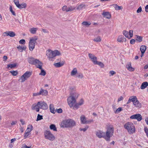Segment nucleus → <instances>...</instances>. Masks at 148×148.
Instances as JSON below:
<instances>
[{"label":"nucleus","mask_w":148,"mask_h":148,"mask_svg":"<svg viewBox=\"0 0 148 148\" xmlns=\"http://www.w3.org/2000/svg\"><path fill=\"white\" fill-rule=\"evenodd\" d=\"M142 11V8L140 6L138 8V10H137V12L138 13H139L140 12Z\"/></svg>","instance_id":"nucleus-59"},{"label":"nucleus","mask_w":148,"mask_h":148,"mask_svg":"<svg viewBox=\"0 0 148 148\" xmlns=\"http://www.w3.org/2000/svg\"><path fill=\"white\" fill-rule=\"evenodd\" d=\"M123 34L125 36L128 38H131L133 36V31L132 30H130L129 32L126 30H124L123 32Z\"/></svg>","instance_id":"nucleus-9"},{"label":"nucleus","mask_w":148,"mask_h":148,"mask_svg":"<svg viewBox=\"0 0 148 148\" xmlns=\"http://www.w3.org/2000/svg\"><path fill=\"white\" fill-rule=\"evenodd\" d=\"M68 9L66 5L64 6L62 8V10L63 11H66L67 12V10Z\"/></svg>","instance_id":"nucleus-50"},{"label":"nucleus","mask_w":148,"mask_h":148,"mask_svg":"<svg viewBox=\"0 0 148 148\" xmlns=\"http://www.w3.org/2000/svg\"><path fill=\"white\" fill-rule=\"evenodd\" d=\"M125 128L126 130H135L134 124L131 122H127L124 125Z\"/></svg>","instance_id":"nucleus-8"},{"label":"nucleus","mask_w":148,"mask_h":148,"mask_svg":"<svg viewBox=\"0 0 148 148\" xmlns=\"http://www.w3.org/2000/svg\"><path fill=\"white\" fill-rule=\"evenodd\" d=\"M10 12L12 13L13 15L14 16H16V14L15 12L13 10L12 7L11 6H10Z\"/></svg>","instance_id":"nucleus-45"},{"label":"nucleus","mask_w":148,"mask_h":148,"mask_svg":"<svg viewBox=\"0 0 148 148\" xmlns=\"http://www.w3.org/2000/svg\"><path fill=\"white\" fill-rule=\"evenodd\" d=\"M135 40L134 39H132L130 40V43L132 44H134L135 43Z\"/></svg>","instance_id":"nucleus-61"},{"label":"nucleus","mask_w":148,"mask_h":148,"mask_svg":"<svg viewBox=\"0 0 148 148\" xmlns=\"http://www.w3.org/2000/svg\"><path fill=\"white\" fill-rule=\"evenodd\" d=\"M40 69L41 70V71L40 73H39V75L42 76H45L46 74V72L44 70L42 69H42Z\"/></svg>","instance_id":"nucleus-35"},{"label":"nucleus","mask_w":148,"mask_h":148,"mask_svg":"<svg viewBox=\"0 0 148 148\" xmlns=\"http://www.w3.org/2000/svg\"><path fill=\"white\" fill-rule=\"evenodd\" d=\"M32 109L33 110H36L37 112L39 111L40 108L38 102L36 104H33L32 107Z\"/></svg>","instance_id":"nucleus-16"},{"label":"nucleus","mask_w":148,"mask_h":148,"mask_svg":"<svg viewBox=\"0 0 148 148\" xmlns=\"http://www.w3.org/2000/svg\"><path fill=\"white\" fill-rule=\"evenodd\" d=\"M110 73L111 75H113L114 74H115L116 73L113 71H110Z\"/></svg>","instance_id":"nucleus-62"},{"label":"nucleus","mask_w":148,"mask_h":148,"mask_svg":"<svg viewBox=\"0 0 148 148\" xmlns=\"http://www.w3.org/2000/svg\"><path fill=\"white\" fill-rule=\"evenodd\" d=\"M43 119V117L42 115H40L39 114H38L37 115V118L36 119V121H38L40 120Z\"/></svg>","instance_id":"nucleus-40"},{"label":"nucleus","mask_w":148,"mask_h":148,"mask_svg":"<svg viewBox=\"0 0 148 148\" xmlns=\"http://www.w3.org/2000/svg\"><path fill=\"white\" fill-rule=\"evenodd\" d=\"M113 5H114V7L116 10H119L122 9V7L118 6L117 4H113Z\"/></svg>","instance_id":"nucleus-33"},{"label":"nucleus","mask_w":148,"mask_h":148,"mask_svg":"<svg viewBox=\"0 0 148 148\" xmlns=\"http://www.w3.org/2000/svg\"><path fill=\"white\" fill-rule=\"evenodd\" d=\"M140 49L141 52H145L146 49V47L145 45H143L141 46Z\"/></svg>","instance_id":"nucleus-30"},{"label":"nucleus","mask_w":148,"mask_h":148,"mask_svg":"<svg viewBox=\"0 0 148 148\" xmlns=\"http://www.w3.org/2000/svg\"><path fill=\"white\" fill-rule=\"evenodd\" d=\"M38 62H35V64L34 65H35L37 68L40 69H42V63L41 62L38 60Z\"/></svg>","instance_id":"nucleus-18"},{"label":"nucleus","mask_w":148,"mask_h":148,"mask_svg":"<svg viewBox=\"0 0 148 148\" xmlns=\"http://www.w3.org/2000/svg\"><path fill=\"white\" fill-rule=\"evenodd\" d=\"M50 128L51 130H57V128L54 124L51 125L50 126Z\"/></svg>","instance_id":"nucleus-43"},{"label":"nucleus","mask_w":148,"mask_h":148,"mask_svg":"<svg viewBox=\"0 0 148 148\" xmlns=\"http://www.w3.org/2000/svg\"><path fill=\"white\" fill-rule=\"evenodd\" d=\"M16 66V64H9L7 65V68L10 67L11 68L15 67Z\"/></svg>","instance_id":"nucleus-36"},{"label":"nucleus","mask_w":148,"mask_h":148,"mask_svg":"<svg viewBox=\"0 0 148 148\" xmlns=\"http://www.w3.org/2000/svg\"><path fill=\"white\" fill-rule=\"evenodd\" d=\"M133 105L135 107L140 108L141 107V104L138 100L137 97L136 96H134L133 101Z\"/></svg>","instance_id":"nucleus-7"},{"label":"nucleus","mask_w":148,"mask_h":148,"mask_svg":"<svg viewBox=\"0 0 148 148\" xmlns=\"http://www.w3.org/2000/svg\"><path fill=\"white\" fill-rule=\"evenodd\" d=\"M19 42L20 44H24L25 43V41L24 39H21L19 41Z\"/></svg>","instance_id":"nucleus-49"},{"label":"nucleus","mask_w":148,"mask_h":148,"mask_svg":"<svg viewBox=\"0 0 148 148\" xmlns=\"http://www.w3.org/2000/svg\"><path fill=\"white\" fill-rule=\"evenodd\" d=\"M123 97L122 96H121L119 97V98H118V101H120L121 100H122L123 99Z\"/></svg>","instance_id":"nucleus-63"},{"label":"nucleus","mask_w":148,"mask_h":148,"mask_svg":"<svg viewBox=\"0 0 148 148\" xmlns=\"http://www.w3.org/2000/svg\"><path fill=\"white\" fill-rule=\"evenodd\" d=\"M50 110L51 112L54 114L56 111L55 110V108L53 107V106L52 104H50L49 106Z\"/></svg>","instance_id":"nucleus-25"},{"label":"nucleus","mask_w":148,"mask_h":148,"mask_svg":"<svg viewBox=\"0 0 148 148\" xmlns=\"http://www.w3.org/2000/svg\"><path fill=\"white\" fill-rule=\"evenodd\" d=\"M56 111L58 113H61L62 112V110L61 108H59V109H57Z\"/></svg>","instance_id":"nucleus-58"},{"label":"nucleus","mask_w":148,"mask_h":148,"mask_svg":"<svg viewBox=\"0 0 148 148\" xmlns=\"http://www.w3.org/2000/svg\"><path fill=\"white\" fill-rule=\"evenodd\" d=\"M14 2L16 6L18 7V5H19L18 0H14Z\"/></svg>","instance_id":"nucleus-48"},{"label":"nucleus","mask_w":148,"mask_h":148,"mask_svg":"<svg viewBox=\"0 0 148 148\" xmlns=\"http://www.w3.org/2000/svg\"><path fill=\"white\" fill-rule=\"evenodd\" d=\"M8 36L11 37L15 36L16 35L15 33L13 31H8Z\"/></svg>","instance_id":"nucleus-32"},{"label":"nucleus","mask_w":148,"mask_h":148,"mask_svg":"<svg viewBox=\"0 0 148 148\" xmlns=\"http://www.w3.org/2000/svg\"><path fill=\"white\" fill-rule=\"evenodd\" d=\"M17 49L18 50L21 52H22L23 50H25L26 47L25 46H24L23 47L20 46V45L18 46L17 47Z\"/></svg>","instance_id":"nucleus-24"},{"label":"nucleus","mask_w":148,"mask_h":148,"mask_svg":"<svg viewBox=\"0 0 148 148\" xmlns=\"http://www.w3.org/2000/svg\"><path fill=\"white\" fill-rule=\"evenodd\" d=\"M130 118L131 119H136L138 121H140L142 119V117L140 114H137L131 116Z\"/></svg>","instance_id":"nucleus-13"},{"label":"nucleus","mask_w":148,"mask_h":148,"mask_svg":"<svg viewBox=\"0 0 148 148\" xmlns=\"http://www.w3.org/2000/svg\"><path fill=\"white\" fill-rule=\"evenodd\" d=\"M40 109L46 110L48 108V106L46 103L44 101H40L38 102Z\"/></svg>","instance_id":"nucleus-12"},{"label":"nucleus","mask_w":148,"mask_h":148,"mask_svg":"<svg viewBox=\"0 0 148 148\" xmlns=\"http://www.w3.org/2000/svg\"><path fill=\"white\" fill-rule=\"evenodd\" d=\"M122 108L120 107L118 109H116V111L115 113H118L120 111H121L122 110Z\"/></svg>","instance_id":"nucleus-51"},{"label":"nucleus","mask_w":148,"mask_h":148,"mask_svg":"<svg viewBox=\"0 0 148 148\" xmlns=\"http://www.w3.org/2000/svg\"><path fill=\"white\" fill-rule=\"evenodd\" d=\"M108 130H113V127L112 125H108Z\"/></svg>","instance_id":"nucleus-52"},{"label":"nucleus","mask_w":148,"mask_h":148,"mask_svg":"<svg viewBox=\"0 0 148 148\" xmlns=\"http://www.w3.org/2000/svg\"><path fill=\"white\" fill-rule=\"evenodd\" d=\"M28 61L29 63L33 65L35 64V62H38V59H35L33 58H29Z\"/></svg>","instance_id":"nucleus-19"},{"label":"nucleus","mask_w":148,"mask_h":148,"mask_svg":"<svg viewBox=\"0 0 148 148\" xmlns=\"http://www.w3.org/2000/svg\"><path fill=\"white\" fill-rule=\"evenodd\" d=\"M32 72L29 71H26L18 79V81L21 82H23L29 77L32 75Z\"/></svg>","instance_id":"nucleus-4"},{"label":"nucleus","mask_w":148,"mask_h":148,"mask_svg":"<svg viewBox=\"0 0 148 148\" xmlns=\"http://www.w3.org/2000/svg\"><path fill=\"white\" fill-rule=\"evenodd\" d=\"M88 56L90 59H91V60L93 59L94 58L96 57L94 55H93L91 53H89L88 54Z\"/></svg>","instance_id":"nucleus-44"},{"label":"nucleus","mask_w":148,"mask_h":148,"mask_svg":"<svg viewBox=\"0 0 148 148\" xmlns=\"http://www.w3.org/2000/svg\"><path fill=\"white\" fill-rule=\"evenodd\" d=\"M101 40V37L100 36H98L94 38L93 40L94 41L96 42H100Z\"/></svg>","instance_id":"nucleus-31"},{"label":"nucleus","mask_w":148,"mask_h":148,"mask_svg":"<svg viewBox=\"0 0 148 148\" xmlns=\"http://www.w3.org/2000/svg\"><path fill=\"white\" fill-rule=\"evenodd\" d=\"M3 36L4 37L9 36L8 31H7L3 33Z\"/></svg>","instance_id":"nucleus-53"},{"label":"nucleus","mask_w":148,"mask_h":148,"mask_svg":"<svg viewBox=\"0 0 148 148\" xmlns=\"http://www.w3.org/2000/svg\"><path fill=\"white\" fill-rule=\"evenodd\" d=\"M134 97V96H131L130 97H129L127 103V104L131 102H133Z\"/></svg>","instance_id":"nucleus-34"},{"label":"nucleus","mask_w":148,"mask_h":148,"mask_svg":"<svg viewBox=\"0 0 148 148\" xmlns=\"http://www.w3.org/2000/svg\"><path fill=\"white\" fill-rule=\"evenodd\" d=\"M77 72V70L76 68H73L71 72V75L72 76L75 75Z\"/></svg>","instance_id":"nucleus-27"},{"label":"nucleus","mask_w":148,"mask_h":148,"mask_svg":"<svg viewBox=\"0 0 148 148\" xmlns=\"http://www.w3.org/2000/svg\"><path fill=\"white\" fill-rule=\"evenodd\" d=\"M80 119L82 123L83 124L90 123L93 121V120H87L86 118L84 115H82L80 117Z\"/></svg>","instance_id":"nucleus-10"},{"label":"nucleus","mask_w":148,"mask_h":148,"mask_svg":"<svg viewBox=\"0 0 148 148\" xmlns=\"http://www.w3.org/2000/svg\"><path fill=\"white\" fill-rule=\"evenodd\" d=\"M97 58L96 57L95 58H93V59H92V60H91L94 64H96V63L98 62L97 61Z\"/></svg>","instance_id":"nucleus-47"},{"label":"nucleus","mask_w":148,"mask_h":148,"mask_svg":"<svg viewBox=\"0 0 148 148\" xmlns=\"http://www.w3.org/2000/svg\"><path fill=\"white\" fill-rule=\"evenodd\" d=\"M27 6L26 4L25 3H23L19 5L18 8L20 9H22L23 8H25Z\"/></svg>","instance_id":"nucleus-29"},{"label":"nucleus","mask_w":148,"mask_h":148,"mask_svg":"<svg viewBox=\"0 0 148 148\" xmlns=\"http://www.w3.org/2000/svg\"><path fill=\"white\" fill-rule=\"evenodd\" d=\"M40 95V92H38L34 93L33 94V97H36Z\"/></svg>","instance_id":"nucleus-55"},{"label":"nucleus","mask_w":148,"mask_h":148,"mask_svg":"<svg viewBox=\"0 0 148 148\" xmlns=\"http://www.w3.org/2000/svg\"><path fill=\"white\" fill-rule=\"evenodd\" d=\"M83 77L84 76L82 73H80L77 74V77L79 78L82 79Z\"/></svg>","instance_id":"nucleus-41"},{"label":"nucleus","mask_w":148,"mask_h":148,"mask_svg":"<svg viewBox=\"0 0 148 148\" xmlns=\"http://www.w3.org/2000/svg\"><path fill=\"white\" fill-rule=\"evenodd\" d=\"M22 148H31V147L30 146L28 147L25 144H23V145Z\"/></svg>","instance_id":"nucleus-60"},{"label":"nucleus","mask_w":148,"mask_h":148,"mask_svg":"<svg viewBox=\"0 0 148 148\" xmlns=\"http://www.w3.org/2000/svg\"><path fill=\"white\" fill-rule=\"evenodd\" d=\"M44 135L46 139H48L50 140L53 141L55 139L54 136L49 131L45 130L44 132Z\"/></svg>","instance_id":"nucleus-5"},{"label":"nucleus","mask_w":148,"mask_h":148,"mask_svg":"<svg viewBox=\"0 0 148 148\" xmlns=\"http://www.w3.org/2000/svg\"><path fill=\"white\" fill-rule=\"evenodd\" d=\"M96 64H97L102 68L104 66V64L101 62H97L96 63Z\"/></svg>","instance_id":"nucleus-38"},{"label":"nucleus","mask_w":148,"mask_h":148,"mask_svg":"<svg viewBox=\"0 0 148 148\" xmlns=\"http://www.w3.org/2000/svg\"><path fill=\"white\" fill-rule=\"evenodd\" d=\"M126 67L127 69L130 71H133L134 70V68L131 66V62H129L126 65Z\"/></svg>","instance_id":"nucleus-20"},{"label":"nucleus","mask_w":148,"mask_h":148,"mask_svg":"<svg viewBox=\"0 0 148 148\" xmlns=\"http://www.w3.org/2000/svg\"><path fill=\"white\" fill-rule=\"evenodd\" d=\"M148 86V83L147 82H143L140 88L142 89H144L146 88Z\"/></svg>","instance_id":"nucleus-23"},{"label":"nucleus","mask_w":148,"mask_h":148,"mask_svg":"<svg viewBox=\"0 0 148 148\" xmlns=\"http://www.w3.org/2000/svg\"><path fill=\"white\" fill-rule=\"evenodd\" d=\"M111 133L110 130H107L106 132V133L105 132V135L103 138L107 141H110V138L112 136L113 132Z\"/></svg>","instance_id":"nucleus-11"},{"label":"nucleus","mask_w":148,"mask_h":148,"mask_svg":"<svg viewBox=\"0 0 148 148\" xmlns=\"http://www.w3.org/2000/svg\"><path fill=\"white\" fill-rule=\"evenodd\" d=\"M17 123V121H12V122L11 123V125H16Z\"/></svg>","instance_id":"nucleus-56"},{"label":"nucleus","mask_w":148,"mask_h":148,"mask_svg":"<svg viewBox=\"0 0 148 148\" xmlns=\"http://www.w3.org/2000/svg\"><path fill=\"white\" fill-rule=\"evenodd\" d=\"M32 130H28L29 131L25 133L24 137H25V138H26L29 135V133L31 132Z\"/></svg>","instance_id":"nucleus-46"},{"label":"nucleus","mask_w":148,"mask_h":148,"mask_svg":"<svg viewBox=\"0 0 148 148\" xmlns=\"http://www.w3.org/2000/svg\"><path fill=\"white\" fill-rule=\"evenodd\" d=\"M126 41V39L122 35L119 36L116 40V41L119 42L123 43L125 42Z\"/></svg>","instance_id":"nucleus-14"},{"label":"nucleus","mask_w":148,"mask_h":148,"mask_svg":"<svg viewBox=\"0 0 148 148\" xmlns=\"http://www.w3.org/2000/svg\"><path fill=\"white\" fill-rule=\"evenodd\" d=\"M145 10L146 12H148V5H146L145 7Z\"/></svg>","instance_id":"nucleus-64"},{"label":"nucleus","mask_w":148,"mask_h":148,"mask_svg":"<svg viewBox=\"0 0 148 148\" xmlns=\"http://www.w3.org/2000/svg\"><path fill=\"white\" fill-rule=\"evenodd\" d=\"M37 30L38 29L37 28L33 27L30 29L29 31L31 33L33 34H35L36 33Z\"/></svg>","instance_id":"nucleus-26"},{"label":"nucleus","mask_w":148,"mask_h":148,"mask_svg":"<svg viewBox=\"0 0 148 148\" xmlns=\"http://www.w3.org/2000/svg\"><path fill=\"white\" fill-rule=\"evenodd\" d=\"M75 125L74 121L71 119H65L63 120L60 123L61 127H68L74 126Z\"/></svg>","instance_id":"nucleus-2"},{"label":"nucleus","mask_w":148,"mask_h":148,"mask_svg":"<svg viewBox=\"0 0 148 148\" xmlns=\"http://www.w3.org/2000/svg\"><path fill=\"white\" fill-rule=\"evenodd\" d=\"M79 95L76 92L71 93L67 99V103L70 107L75 110L78 109L80 106L84 103V101L83 99H81L78 103L77 102L76 100Z\"/></svg>","instance_id":"nucleus-1"},{"label":"nucleus","mask_w":148,"mask_h":148,"mask_svg":"<svg viewBox=\"0 0 148 148\" xmlns=\"http://www.w3.org/2000/svg\"><path fill=\"white\" fill-rule=\"evenodd\" d=\"M40 95L44 96H46L48 95V92L47 90H44L41 88L40 90Z\"/></svg>","instance_id":"nucleus-17"},{"label":"nucleus","mask_w":148,"mask_h":148,"mask_svg":"<svg viewBox=\"0 0 148 148\" xmlns=\"http://www.w3.org/2000/svg\"><path fill=\"white\" fill-rule=\"evenodd\" d=\"M75 9V8L72 7L71 6L69 7L68 8V9L67 10V12L69 11H72Z\"/></svg>","instance_id":"nucleus-42"},{"label":"nucleus","mask_w":148,"mask_h":148,"mask_svg":"<svg viewBox=\"0 0 148 148\" xmlns=\"http://www.w3.org/2000/svg\"><path fill=\"white\" fill-rule=\"evenodd\" d=\"M136 40L138 41L139 42H141L143 40V37L142 36L136 35Z\"/></svg>","instance_id":"nucleus-28"},{"label":"nucleus","mask_w":148,"mask_h":148,"mask_svg":"<svg viewBox=\"0 0 148 148\" xmlns=\"http://www.w3.org/2000/svg\"><path fill=\"white\" fill-rule=\"evenodd\" d=\"M102 14L106 18L110 19L111 17V15L108 12H103Z\"/></svg>","instance_id":"nucleus-22"},{"label":"nucleus","mask_w":148,"mask_h":148,"mask_svg":"<svg viewBox=\"0 0 148 148\" xmlns=\"http://www.w3.org/2000/svg\"><path fill=\"white\" fill-rule=\"evenodd\" d=\"M33 127L31 125H28L27 130H32Z\"/></svg>","instance_id":"nucleus-57"},{"label":"nucleus","mask_w":148,"mask_h":148,"mask_svg":"<svg viewBox=\"0 0 148 148\" xmlns=\"http://www.w3.org/2000/svg\"><path fill=\"white\" fill-rule=\"evenodd\" d=\"M96 135L99 138H103L105 135V132L100 130H98L96 133Z\"/></svg>","instance_id":"nucleus-15"},{"label":"nucleus","mask_w":148,"mask_h":148,"mask_svg":"<svg viewBox=\"0 0 148 148\" xmlns=\"http://www.w3.org/2000/svg\"><path fill=\"white\" fill-rule=\"evenodd\" d=\"M64 63V61H62L61 62L54 63L53 64L56 67H60L63 66Z\"/></svg>","instance_id":"nucleus-21"},{"label":"nucleus","mask_w":148,"mask_h":148,"mask_svg":"<svg viewBox=\"0 0 148 148\" xmlns=\"http://www.w3.org/2000/svg\"><path fill=\"white\" fill-rule=\"evenodd\" d=\"M38 38L36 36L30 38L29 42V47L30 50L32 51L34 49L35 44L36 42V40Z\"/></svg>","instance_id":"nucleus-6"},{"label":"nucleus","mask_w":148,"mask_h":148,"mask_svg":"<svg viewBox=\"0 0 148 148\" xmlns=\"http://www.w3.org/2000/svg\"><path fill=\"white\" fill-rule=\"evenodd\" d=\"M46 53V55L49 60H51L56 56H59L61 55L60 52L58 50L53 51L50 49H49L47 51Z\"/></svg>","instance_id":"nucleus-3"},{"label":"nucleus","mask_w":148,"mask_h":148,"mask_svg":"<svg viewBox=\"0 0 148 148\" xmlns=\"http://www.w3.org/2000/svg\"><path fill=\"white\" fill-rule=\"evenodd\" d=\"M129 133L130 134H132L133 133L135 132V130H127Z\"/></svg>","instance_id":"nucleus-54"},{"label":"nucleus","mask_w":148,"mask_h":148,"mask_svg":"<svg viewBox=\"0 0 148 148\" xmlns=\"http://www.w3.org/2000/svg\"><path fill=\"white\" fill-rule=\"evenodd\" d=\"M10 72L13 76H16L18 73V71H10Z\"/></svg>","instance_id":"nucleus-37"},{"label":"nucleus","mask_w":148,"mask_h":148,"mask_svg":"<svg viewBox=\"0 0 148 148\" xmlns=\"http://www.w3.org/2000/svg\"><path fill=\"white\" fill-rule=\"evenodd\" d=\"M91 24L90 22L84 21L82 23V24L85 26L89 25Z\"/></svg>","instance_id":"nucleus-39"}]
</instances>
